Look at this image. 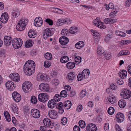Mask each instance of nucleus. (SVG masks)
Wrapping results in <instances>:
<instances>
[{"mask_svg": "<svg viewBox=\"0 0 131 131\" xmlns=\"http://www.w3.org/2000/svg\"><path fill=\"white\" fill-rule=\"evenodd\" d=\"M35 64L32 60H29L27 61L24 65L23 70L25 74L30 75L34 72Z\"/></svg>", "mask_w": 131, "mask_h": 131, "instance_id": "obj_1", "label": "nucleus"}, {"mask_svg": "<svg viewBox=\"0 0 131 131\" xmlns=\"http://www.w3.org/2000/svg\"><path fill=\"white\" fill-rule=\"evenodd\" d=\"M11 43L14 48L18 49L21 47L23 42L21 39L15 38L12 40Z\"/></svg>", "mask_w": 131, "mask_h": 131, "instance_id": "obj_2", "label": "nucleus"}, {"mask_svg": "<svg viewBox=\"0 0 131 131\" xmlns=\"http://www.w3.org/2000/svg\"><path fill=\"white\" fill-rule=\"evenodd\" d=\"M32 85L30 82L25 81L22 86V89L24 92L27 93L31 91L32 89Z\"/></svg>", "mask_w": 131, "mask_h": 131, "instance_id": "obj_3", "label": "nucleus"}, {"mask_svg": "<svg viewBox=\"0 0 131 131\" xmlns=\"http://www.w3.org/2000/svg\"><path fill=\"white\" fill-rule=\"evenodd\" d=\"M25 20L24 19L22 18L16 26V28L17 30L21 31L25 29Z\"/></svg>", "mask_w": 131, "mask_h": 131, "instance_id": "obj_4", "label": "nucleus"}, {"mask_svg": "<svg viewBox=\"0 0 131 131\" xmlns=\"http://www.w3.org/2000/svg\"><path fill=\"white\" fill-rule=\"evenodd\" d=\"M39 100L43 103L46 102L49 99L48 95L46 93H42L40 94L38 96Z\"/></svg>", "mask_w": 131, "mask_h": 131, "instance_id": "obj_5", "label": "nucleus"}, {"mask_svg": "<svg viewBox=\"0 0 131 131\" xmlns=\"http://www.w3.org/2000/svg\"><path fill=\"white\" fill-rule=\"evenodd\" d=\"M120 95L123 96V99H127L129 98L131 96V92L126 89L123 90L121 93Z\"/></svg>", "mask_w": 131, "mask_h": 131, "instance_id": "obj_6", "label": "nucleus"}, {"mask_svg": "<svg viewBox=\"0 0 131 131\" xmlns=\"http://www.w3.org/2000/svg\"><path fill=\"white\" fill-rule=\"evenodd\" d=\"M43 123L45 126L47 127L52 128L54 125V123L51 120L47 118H45L43 120Z\"/></svg>", "mask_w": 131, "mask_h": 131, "instance_id": "obj_7", "label": "nucleus"}, {"mask_svg": "<svg viewBox=\"0 0 131 131\" xmlns=\"http://www.w3.org/2000/svg\"><path fill=\"white\" fill-rule=\"evenodd\" d=\"M115 119L118 123L123 122L124 120V115L122 113L118 112L115 115Z\"/></svg>", "mask_w": 131, "mask_h": 131, "instance_id": "obj_8", "label": "nucleus"}, {"mask_svg": "<svg viewBox=\"0 0 131 131\" xmlns=\"http://www.w3.org/2000/svg\"><path fill=\"white\" fill-rule=\"evenodd\" d=\"M31 115L34 118H39L40 116V113L38 110L36 109H32L30 111Z\"/></svg>", "mask_w": 131, "mask_h": 131, "instance_id": "obj_9", "label": "nucleus"}, {"mask_svg": "<svg viewBox=\"0 0 131 131\" xmlns=\"http://www.w3.org/2000/svg\"><path fill=\"white\" fill-rule=\"evenodd\" d=\"M40 89L43 91L48 92L50 89L49 84L46 83H42L39 86Z\"/></svg>", "mask_w": 131, "mask_h": 131, "instance_id": "obj_10", "label": "nucleus"}, {"mask_svg": "<svg viewBox=\"0 0 131 131\" xmlns=\"http://www.w3.org/2000/svg\"><path fill=\"white\" fill-rule=\"evenodd\" d=\"M52 28H47L44 30L43 35V38L46 39L47 38V37H50L53 35V32L51 31Z\"/></svg>", "mask_w": 131, "mask_h": 131, "instance_id": "obj_11", "label": "nucleus"}, {"mask_svg": "<svg viewBox=\"0 0 131 131\" xmlns=\"http://www.w3.org/2000/svg\"><path fill=\"white\" fill-rule=\"evenodd\" d=\"M9 77L12 80L17 82H19L20 80L19 75L18 73H16L10 74Z\"/></svg>", "mask_w": 131, "mask_h": 131, "instance_id": "obj_12", "label": "nucleus"}, {"mask_svg": "<svg viewBox=\"0 0 131 131\" xmlns=\"http://www.w3.org/2000/svg\"><path fill=\"white\" fill-rule=\"evenodd\" d=\"M43 23L42 18L40 17H36L34 20V24L37 27H39L41 26Z\"/></svg>", "mask_w": 131, "mask_h": 131, "instance_id": "obj_13", "label": "nucleus"}, {"mask_svg": "<svg viewBox=\"0 0 131 131\" xmlns=\"http://www.w3.org/2000/svg\"><path fill=\"white\" fill-rule=\"evenodd\" d=\"M86 130L87 131H96L97 128L95 125L91 123L88 125L86 126Z\"/></svg>", "mask_w": 131, "mask_h": 131, "instance_id": "obj_14", "label": "nucleus"}, {"mask_svg": "<svg viewBox=\"0 0 131 131\" xmlns=\"http://www.w3.org/2000/svg\"><path fill=\"white\" fill-rule=\"evenodd\" d=\"M12 96L14 100L16 102H19L21 100L20 95L16 91L13 93Z\"/></svg>", "mask_w": 131, "mask_h": 131, "instance_id": "obj_15", "label": "nucleus"}, {"mask_svg": "<svg viewBox=\"0 0 131 131\" xmlns=\"http://www.w3.org/2000/svg\"><path fill=\"white\" fill-rule=\"evenodd\" d=\"M6 86L7 88L10 91L14 89L16 87V85L14 84V83L11 81H9L6 82Z\"/></svg>", "mask_w": 131, "mask_h": 131, "instance_id": "obj_16", "label": "nucleus"}, {"mask_svg": "<svg viewBox=\"0 0 131 131\" xmlns=\"http://www.w3.org/2000/svg\"><path fill=\"white\" fill-rule=\"evenodd\" d=\"M8 15L7 13H4L2 14L0 18L1 21L3 23H6L8 21Z\"/></svg>", "mask_w": 131, "mask_h": 131, "instance_id": "obj_17", "label": "nucleus"}, {"mask_svg": "<svg viewBox=\"0 0 131 131\" xmlns=\"http://www.w3.org/2000/svg\"><path fill=\"white\" fill-rule=\"evenodd\" d=\"M4 39V43L5 45L8 46L11 44L12 38L11 37L5 36Z\"/></svg>", "mask_w": 131, "mask_h": 131, "instance_id": "obj_18", "label": "nucleus"}, {"mask_svg": "<svg viewBox=\"0 0 131 131\" xmlns=\"http://www.w3.org/2000/svg\"><path fill=\"white\" fill-rule=\"evenodd\" d=\"M48 114L49 117L52 119L56 118L58 116L57 112L53 110L49 111Z\"/></svg>", "mask_w": 131, "mask_h": 131, "instance_id": "obj_19", "label": "nucleus"}, {"mask_svg": "<svg viewBox=\"0 0 131 131\" xmlns=\"http://www.w3.org/2000/svg\"><path fill=\"white\" fill-rule=\"evenodd\" d=\"M69 40L67 38L64 36L61 37L59 39V42L62 45H65L67 44Z\"/></svg>", "mask_w": 131, "mask_h": 131, "instance_id": "obj_20", "label": "nucleus"}, {"mask_svg": "<svg viewBox=\"0 0 131 131\" xmlns=\"http://www.w3.org/2000/svg\"><path fill=\"white\" fill-rule=\"evenodd\" d=\"M76 74L75 73L70 72L68 73L67 75V78L68 79V81L69 82H71L76 77Z\"/></svg>", "mask_w": 131, "mask_h": 131, "instance_id": "obj_21", "label": "nucleus"}, {"mask_svg": "<svg viewBox=\"0 0 131 131\" xmlns=\"http://www.w3.org/2000/svg\"><path fill=\"white\" fill-rule=\"evenodd\" d=\"M61 23L67 24L68 25H70L71 23L72 20L69 18H66L65 19H60L59 20L57 23Z\"/></svg>", "mask_w": 131, "mask_h": 131, "instance_id": "obj_22", "label": "nucleus"}, {"mask_svg": "<svg viewBox=\"0 0 131 131\" xmlns=\"http://www.w3.org/2000/svg\"><path fill=\"white\" fill-rule=\"evenodd\" d=\"M71 105L72 103L70 101H66L64 103V107L66 109L68 110L71 108Z\"/></svg>", "mask_w": 131, "mask_h": 131, "instance_id": "obj_23", "label": "nucleus"}, {"mask_svg": "<svg viewBox=\"0 0 131 131\" xmlns=\"http://www.w3.org/2000/svg\"><path fill=\"white\" fill-rule=\"evenodd\" d=\"M78 31V28L75 27H71L69 29V32L71 34L77 33Z\"/></svg>", "mask_w": 131, "mask_h": 131, "instance_id": "obj_24", "label": "nucleus"}, {"mask_svg": "<svg viewBox=\"0 0 131 131\" xmlns=\"http://www.w3.org/2000/svg\"><path fill=\"white\" fill-rule=\"evenodd\" d=\"M56 105V103H55L53 99L49 101L48 103V107L50 108H53Z\"/></svg>", "mask_w": 131, "mask_h": 131, "instance_id": "obj_25", "label": "nucleus"}, {"mask_svg": "<svg viewBox=\"0 0 131 131\" xmlns=\"http://www.w3.org/2000/svg\"><path fill=\"white\" fill-rule=\"evenodd\" d=\"M130 53V52L127 50H123L120 51L117 54L118 57L124 55H128Z\"/></svg>", "mask_w": 131, "mask_h": 131, "instance_id": "obj_26", "label": "nucleus"}, {"mask_svg": "<svg viewBox=\"0 0 131 131\" xmlns=\"http://www.w3.org/2000/svg\"><path fill=\"white\" fill-rule=\"evenodd\" d=\"M108 101L111 104H114L116 101L115 96L112 94L110 95L109 97Z\"/></svg>", "mask_w": 131, "mask_h": 131, "instance_id": "obj_27", "label": "nucleus"}, {"mask_svg": "<svg viewBox=\"0 0 131 131\" xmlns=\"http://www.w3.org/2000/svg\"><path fill=\"white\" fill-rule=\"evenodd\" d=\"M82 73L83 76L84 78H88L89 76L90 71L88 69H85L83 71Z\"/></svg>", "mask_w": 131, "mask_h": 131, "instance_id": "obj_28", "label": "nucleus"}, {"mask_svg": "<svg viewBox=\"0 0 131 131\" xmlns=\"http://www.w3.org/2000/svg\"><path fill=\"white\" fill-rule=\"evenodd\" d=\"M84 45V42L83 41H80L76 43L75 46L77 48L80 49L83 47Z\"/></svg>", "mask_w": 131, "mask_h": 131, "instance_id": "obj_29", "label": "nucleus"}, {"mask_svg": "<svg viewBox=\"0 0 131 131\" xmlns=\"http://www.w3.org/2000/svg\"><path fill=\"white\" fill-rule=\"evenodd\" d=\"M127 71L124 70H123L122 72H120L118 73L119 77L122 79L125 78L127 76Z\"/></svg>", "mask_w": 131, "mask_h": 131, "instance_id": "obj_30", "label": "nucleus"}, {"mask_svg": "<svg viewBox=\"0 0 131 131\" xmlns=\"http://www.w3.org/2000/svg\"><path fill=\"white\" fill-rule=\"evenodd\" d=\"M114 10L113 8V10H112L111 12V13L110 16L111 17H113L116 15V14L118 11V9L117 7L115 6L114 7Z\"/></svg>", "mask_w": 131, "mask_h": 131, "instance_id": "obj_31", "label": "nucleus"}, {"mask_svg": "<svg viewBox=\"0 0 131 131\" xmlns=\"http://www.w3.org/2000/svg\"><path fill=\"white\" fill-rule=\"evenodd\" d=\"M118 105L121 108H123L125 107L126 105L125 101L123 100H120L118 102Z\"/></svg>", "mask_w": 131, "mask_h": 131, "instance_id": "obj_32", "label": "nucleus"}, {"mask_svg": "<svg viewBox=\"0 0 131 131\" xmlns=\"http://www.w3.org/2000/svg\"><path fill=\"white\" fill-rule=\"evenodd\" d=\"M12 15L14 18L18 17L19 15V12L18 10H13L12 11Z\"/></svg>", "mask_w": 131, "mask_h": 131, "instance_id": "obj_33", "label": "nucleus"}, {"mask_svg": "<svg viewBox=\"0 0 131 131\" xmlns=\"http://www.w3.org/2000/svg\"><path fill=\"white\" fill-rule=\"evenodd\" d=\"M91 32L92 33V35L94 36V38L97 39L99 37V34L96 31L93 29L91 30Z\"/></svg>", "mask_w": 131, "mask_h": 131, "instance_id": "obj_34", "label": "nucleus"}, {"mask_svg": "<svg viewBox=\"0 0 131 131\" xmlns=\"http://www.w3.org/2000/svg\"><path fill=\"white\" fill-rule=\"evenodd\" d=\"M69 60V58L68 57L66 56H64L61 58L60 61L62 63H65L67 62Z\"/></svg>", "mask_w": 131, "mask_h": 131, "instance_id": "obj_35", "label": "nucleus"}, {"mask_svg": "<svg viewBox=\"0 0 131 131\" xmlns=\"http://www.w3.org/2000/svg\"><path fill=\"white\" fill-rule=\"evenodd\" d=\"M67 68L70 69H73L75 66V64L72 62H69L68 63L66 64Z\"/></svg>", "mask_w": 131, "mask_h": 131, "instance_id": "obj_36", "label": "nucleus"}, {"mask_svg": "<svg viewBox=\"0 0 131 131\" xmlns=\"http://www.w3.org/2000/svg\"><path fill=\"white\" fill-rule=\"evenodd\" d=\"M115 33L116 35L122 37H125L126 35L125 33L118 30H116Z\"/></svg>", "mask_w": 131, "mask_h": 131, "instance_id": "obj_37", "label": "nucleus"}, {"mask_svg": "<svg viewBox=\"0 0 131 131\" xmlns=\"http://www.w3.org/2000/svg\"><path fill=\"white\" fill-rule=\"evenodd\" d=\"M100 21V18L97 17L96 19L93 21V23L94 25L97 27L98 25H99L100 24H101Z\"/></svg>", "mask_w": 131, "mask_h": 131, "instance_id": "obj_38", "label": "nucleus"}, {"mask_svg": "<svg viewBox=\"0 0 131 131\" xmlns=\"http://www.w3.org/2000/svg\"><path fill=\"white\" fill-rule=\"evenodd\" d=\"M35 35L34 31L31 29L29 30L28 33V35L30 38H33L35 37Z\"/></svg>", "mask_w": 131, "mask_h": 131, "instance_id": "obj_39", "label": "nucleus"}, {"mask_svg": "<svg viewBox=\"0 0 131 131\" xmlns=\"http://www.w3.org/2000/svg\"><path fill=\"white\" fill-rule=\"evenodd\" d=\"M44 57L48 60H51L52 59V55L50 53H46Z\"/></svg>", "mask_w": 131, "mask_h": 131, "instance_id": "obj_40", "label": "nucleus"}, {"mask_svg": "<svg viewBox=\"0 0 131 131\" xmlns=\"http://www.w3.org/2000/svg\"><path fill=\"white\" fill-rule=\"evenodd\" d=\"M61 97L59 94H56L54 96L53 100L56 102H59L60 101Z\"/></svg>", "mask_w": 131, "mask_h": 131, "instance_id": "obj_41", "label": "nucleus"}, {"mask_svg": "<svg viewBox=\"0 0 131 131\" xmlns=\"http://www.w3.org/2000/svg\"><path fill=\"white\" fill-rule=\"evenodd\" d=\"M81 58L80 56H78L75 57L74 58L75 64H79L81 61Z\"/></svg>", "mask_w": 131, "mask_h": 131, "instance_id": "obj_42", "label": "nucleus"}, {"mask_svg": "<svg viewBox=\"0 0 131 131\" xmlns=\"http://www.w3.org/2000/svg\"><path fill=\"white\" fill-rule=\"evenodd\" d=\"M33 43V42L31 40L27 41L26 42L25 46L27 48L31 47L32 46Z\"/></svg>", "mask_w": 131, "mask_h": 131, "instance_id": "obj_43", "label": "nucleus"}, {"mask_svg": "<svg viewBox=\"0 0 131 131\" xmlns=\"http://www.w3.org/2000/svg\"><path fill=\"white\" fill-rule=\"evenodd\" d=\"M79 124L81 128H84L85 126V123L83 120H80L79 121Z\"/></svg>", "mask_w": 131, "mask_h": 131, "instance_id": "obj_44", "label": "nucleus"}, {"mask_svg": "<svg viewBox=\"0 0 131 131\" xmlns=\"http://www.w3.org/2000/svg\"><path fill=\"white\" fill-rule=\"evenodd\" d=\"M114 111L115 110L114 108L112 107H110L108 110L107 112L109 114L112 115L114 113Z\"/></svg>", "mask_w": 131, "mask_h": 131, "instance_id": "obj_45", "label": "nucleus"}, {"mask_svg": "<svg viewBox=\"0 0 131 131\" xmlns=\"http://www.w3.org/2000/svg\"><path fill=\"white\" fill-rule=\"evenodd\" d=\"M60 96L62 97H66L67 96V93L66 91L65 90L62 91L60 93Z\"/></svg>", "mask_w": 131, "mask_h": 131, "instance_id": "obj_46", "label": "nucleus"}, {"mask_svg": "<svg viewBox=\"0 0 131 131\" xmlns=\"http://www.w3.org/2000/svg\"><path fill=\"white\" fill-rule=\"evenodd\" d=\"M30 101L32 103L35 104L37 102V100L35 96H32L31 97Z\"/></svg>", "mask_w": 131, "mask_h": 131, "instance_id": "obj_47", "label": "nucleus"}, {"mask_svg": "<svg viewBox=\"0 0 131 131\" xmlns=\"http://www.w3.org/2000/svg\"><path fill=\"white\" fill-rule=\"evenodd\" d=\"M61 34L62 35L67 36L68 35V30L66 29H63L61 31Z\"/></svg>", "mask_w": 131, "mask_h": 131, "instance_id": "obj_48", "label": "nucleus"}, {"mask_svg": "<svg viewBox=\"0 0 131 131\" xmlns=\"http://www.w3.org/2000/svg\"><path fill=\"white\" fill-rule=\"evenodd\" d=\"M97 53L99 55L102 54L104 53L103 48L101 47H99L97 48Z\"/></svg>", "mask_w": 131, "mask_h": 131, "instance_id": "obj_49", "label": "nucleus"}, {"mask_svg": "<svg viewBox=\"0 0 131 131\" xmlns=\"http://www.w3.org/2000/svg\"><path fill=\"white\" fill-rule=\"evenodd\" d=\"M86 90H82L81 92L80 96L82 98L83 97L86 95Z\"/></svg>", "mask_w": 131, "mask_h": 131, "instance_id": "obj_50", "label": "nucleus"}, {"mask_svg": "<svg viewBox=\"0 0 131 131\" xmlns=\"http://www.w3.org/2000/svg\"><path fill=\"white\" fill-rule=\"evenodd\" d=\"M53 9H54V12L56 13L59 14H63V11L61 9L56 8H53Z\"/></svg>", "mask_w": 131, "mask_h": 131, "instance_id": "obj_51", "label": "nucleus"}, {"mask_svg": "<svg viewBox=\"0 0 131 131\" xmlns=\"http://www.w3.org/2000/svg\"><path fill=\"white\" fill-rule=\"evenodd\" d=\"M67 122V119L66 117H63L61 119V123L63 125H65Z\"/></svg>", "mask_w": 131, "mask_h": 131, "instance_id": "obj_52", "label": "nucleus"}, {"mask_svg": "<svg viewBox=\"0 0 131 131\" xmlns=\"http://www.w3.org/2000/svg\"><path fill=\"white\" fill-rule=\"evenodd\" d=\"M77 80L78 81H80L82 80L83 78V76L82 73L81 74H79L77 76Z\"/></svg>", "mask_w": 131, "mask_h": 131, "instance_id": "obj_53", "label": "nucleus"}, {"mask_svg": "<svg viewBox=\"0 0 131 131\" xmlns=\"http://www.w3.org/2000/svg\"><path fill=\"white\" fill-rule=\"evenodd\" d=\"M45 21L50 25H52L53 24V22L52 20L49 18L46 19Z\"/></svg>", "mask_w": 131, "mask_h": 131, "instance_id": "obj_54", "label": "nucleus"}, {"mask_svg": "<svg viewBox=\"0 0 131 131\" xmlns=\"http://www.w3.org/2000/svg\"><path fill=\"white\" fill-rule=\"evenodd\" d=\"M131 4V0H126L125 2V6L127 7H129Z\"/></svg>", "mask_w": 131, "mask_h": 131, "instance_id": "obj_55", "label": "nucleus"}, {"mask_svg": "<svg viewBox=\"0 0 131 131\" xmlns=\"http://www.w3.org/2000/svg\"><path fill=\"white\" fill-rule=\"evenodd\" d=\"M130 40H123L121 41V42L122 43V45L128 44L131 42Z\"/></svg>", "mask_w": 131, "mask_h": 131, "instance_id": "obj_56", "label": "nucleus"}, {"mask_svg": "<svg viewBox=\"0 0 131 131\" xmlns=\"http://www.w3.org/2000/svg\"><path fill=\"white\" fill-rule=\"evenodd\" d=\"M112 38L111 35L110 34H108L105 37V40L106 42H107L109 41V40Z\"/></svg>", "mask_w": 131, "mask_h": 131, "instance_id": "obj_57", "label": "nucleus"}, {"mask_svg": "<svg viewBox=\"0 0 131 131\" xmlns=\"http://www.w3.org/2000/svg\"><path fill=\"white\" fill-rule=\"evenodd\" d=\"M122 78L119 79H118L117 81V83L119 85H122L124 83V82L122 80Z\"/></svg>", "mask_w": 131, "mask_h": 131, "instance_id": "obj_58", "label": "nucleus"}, {"mask_svg": "<svg viewBox=\"0 0 131 131\" xmlns=\"http://www.w3.org/2000/svg\"><path fill=\"white\" fill-rule=\"evenodd\" d=\"M58 109L63 108V107H64L63 104L61 102L58 103Z\"/></svg>", "mask_w": 131, "mask_h": 131, "instance_id": "obj_59", "label": "nucleus"}, {"mask_svg": "<svg viewBox=\"0 0 131 131\" xmlns=\"http://www.w3.org/2000/svg\"><path fill=\"white\" fill-rule=\"evenodd\" d=\"M104 22L105 24H110L111 18H105L104 20Z\"/></svg>", "mask_w": 131, "mask_h": 131, "instance_id": "obj_60", "label": "nucleus"}, {"mask_svg": "<svg viewBox=\"0 0 131 131\" xmlns=\"http://www.w3.org/2000/svg\"><path fill=\"white\" fill-rule=\"evenodd\" d=\"M110 87L111 89L112 90H115L117 88L116 85L113 83H112L110 85Z\"/></svg>", "mask_w": 131, "mask_h": 131, "instance_id": "obj_61", "label": "nucleus"}, {"mask_svg": "<svg viewBox=\"0 0 131 131\" xmlns=\"http://www.w3.org/2000/svg\"><path fill=\"white\" fill-rule=\"evenodd\" d=\"M50 63L48 61H45L44 63V66L46 68H48L50 66Z\"/></svg>", "mask_w": 131, "mask_h": 131, "instance_id": "obj_62", "label": "nucleus"}, {"mask_svg": "<svg viewBox=\"0 0 131 131\" xmlns=\"http://www.w3.org/2000/svg\"><path fill=\"white\" fill-rule=\"evenodd\" d=\"M46 127L45 126H41L40 127V131H47Z\"/></svg>", "mask_w": 131, "mask_h": 131, "instance_id": "obj_63", "label": "nucleus"}, {"mask_svg": "<svg viewBox=\"0 0 131 131\" xmlns=\"http://www.w3.org/2000/svg\"><path fill=\"white\" fill-rule=\"evenodd\" d=\"M80 129L79 126L75 125L73 127L74 131H80Z\"/></svg>", "mask_w": 131, "mask_h": 131, "instance_id": "obj_64", "label": "nucleus"}]
</instances>
